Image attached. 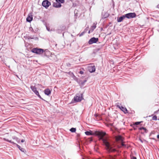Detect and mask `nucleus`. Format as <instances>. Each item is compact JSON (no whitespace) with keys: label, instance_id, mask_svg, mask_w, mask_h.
Listing matches in <instances>:
<instances>
[{"label":"nucleus","instance_id":"7","mask_svg":"<svg viewBox=\"0 0 159 159\" xmlns=\"http://www.w3.org/2000/svg\"><path fill=\"white\" fill-rule=\"evenodd\" d=\"M98 40V38L93 37L91 38L89 41V44H92L93 43H97Z\"/></svg>","mask_w":159,"mask_h":159},{"label":"nucleus","instance_id":"3","mask_svg":"<svg viewBox=\"0 0 159 159\" xmlns=\"http://www.w3.org/2000/svg\"><path fill=\"white\" fill-rule=\"evenodd\" d=\"M83 99V94H77L74 97L73 99L72 100L71 102L73 103L80 102Z\"/></svg>","mask_w":159,"mask_h":159},{"label":"nucleus","instance_id":"27","mask_svg":"<svg viewBox=\"0 0 159 159\" xmlns=\"http://www.w3.org/2000/svg\"><path fill=\"white\" fill-rule=\"evenodd\" d=\"M84 33H85L84 32H83L79 34V35L80 37H81V36H82V35H83L84 34Z\"/></svg>","mask_w":159,"mask_h":159},{"label":"nucleus","instance_id":"37","mask_svg":"<svg viewBox=\"0 0 159 159\" xmlns=\"http://www.w3.org/2000/svg\"><path fill=\"white\" fill-rule=\"evenodd\" d=\"M155 111V112H154V113H157V111Z\"/></svg>","mask_w":159,"mask_h":159},{"label":"nucleus","instance_id":"35","mask_svg":"<svg viewBox=\"0 0 159 159\" xmlns=\"http://www.w3.org/2000/svg\"><path fill=\"white\" fill-rule=\"evenodd\" d=\"M62 26H61L60 27V29H62Z\"/></svg>","mask_w":159,"mask_h":159},{"label":"nucleus","instance_id":"23","mask_svg":"<svg viewBox=\"0 0 159 159\" xmlns=\"http://www.w3.org/2000/svg\"><path fill=\"white\" fill-rule=\"evenodd\" d=\"M56 2H58L60 3H63L65 2V0H56Z\"/></svg>","mask_w":159,"mask_h":159},{"label":"nucleus","instance_id":"36","mask_svg":"<svg viewBox=\"0 0 159 159\" xmlns=\"http://www.w3.org/2000/svg\"><path fill=\"white\" fill-rule=\"evenodd\" d=\"M91 31H92V30H89V32H88V33H89H89H90V32Z\"/></svg>","mask_w":159,"mask_h":159},{"label":"nucleus","instance_id":"6","mask_svg":"<svg viewBox=\"0 0 159 159\" xmlns=\"http://www.w3.org/2000/svg\"><path fill=\"white\" fill-rule=\"evenodd\" d=\"M50 4V2L48 0H44L42 3V5L46 8H47Z\"/></svg>","mask_w":159,"mask_h":159},{"label":"nucleus","instance_id":"39","mask_svg":"<svg viewBox=\"0 0 159 159\" xmlns=\"http://www.w3.org/2000/svg\"><path fill=\"white\" fill-rule=\"evenodd\" d=\"M31 29H32V30H33L32 28H31Z\"/></svg>","mask_w":159,"mask_h":159},{"label":"nucleus","instance_id":"9","mask_svg":"<svg viewBox=\"0 0 159 159\" xmlns=\"http://www.w3.org/2000/svg\"><path fill=\"white\" fill-rule=\"evenodd\" d=\"M88 70L89 72L92 73L95 71V67L94 66H90L88 67Z\"/></svg>","mask_w":159,"mask_h":159},{"label":"nucleus","instance_id":"34","mask_svg":"<svg viewBox=\"0 0 159 159\" xmlns=\"http://www.w3.org/2000/svg\"><path fill=\"white\" fill-rule=\"evenodd\" d=\"M157 138L158 139H159V134H158L157 136Z\"/></svg>","mask_w":159,"mask_h":159},{"label":"nucleus","instance_id":"40","mask_svg":"<svg viewBox=\"0 0 159 159\" xmlns=\"http://www.w3.org/2000/svg\"><path fill=\"white\" fill-rule=\"evenodd\" d=\"M158 120H159V119H158Z\"/></svg>","mask_w":159,"mask_h":159},{"label":"nucleus","instance_id":"1","mask_svg":"<svg viewBox=\"0 0 159 159\" xmlns=\"http://www.w3.org/2000/svg\"><path fill=\"white\" fill-rule=\"evenodd\" d=\"M95 134L98 136L99 140H102L104 145L105 146L106 150L109 152H114L116 150L112 146V144L110 140L107 138H104L106 133L102 131H96Z\"/></svg>","mask_w":159,"mask_h":159},{"label":"nucleus","instance_id":"19","mask_svg":"<svg viewBox=\"0 0 159 159\" xmlns=\"http://www.w3.org/2000/svg\"><path fill=\"white\" fill-rule=\"evenodd\" d=\"M4 140L6 141H7L8 142H9L11 143V144H13V145H16V143H14L13 142H12L11 141V140H8V139H4Z\"/></svg>","mask_w":159,"mask_h":159},{"label":"nucleus","instance_id":"20","mask_svg":"<svg viewBox=\"0 0 159 159\" xmlns=\"http://www.w3.org/2000/svg\"><path fill=\"white\" fill-rule=\"evenodd\" d=\"M85 134L87 135H92V133L91 131H87L85 132Z\"/></svg>","mask_w":159,"mask_h":159},{"label":"nucleus","instance_id":"25","mask_svg":"<svg viewBox=\"0 0 159 159\" xmlns=\"http://www.w3.org/2000/svg\"><path fill=\"white\" fill-rule=\"evenodd\" d=\"M87 81V80H84L83 81H82L81 82V84L82 85V86H83L84 85V84Z\"/></svg>","mask_w":159,"mask_h":159},{"label":"nucleus","instance_id":"30","mask_svg":"<svg viewBox=\"0 0 159 159\" xmlns=\"http://www.w3.org/2000/svg\"><path fill=\"white\" fill-rule=\"evenodd\" d=\"M141 123L140 122H137L135 123L134 125H138Z\"/></svg>","mask_w":159,"mask_h":159},{"label":"nucleus","instance_id":"32","mask_svg":"<svg viewBox=\"0 0 159 159\" xmlns=\"http://www.w3.org/2000/svg\"><path fill=\"white\" fill-rule=\"evenodd\" d=\"M131 159H137V158L133 156L131 157Z\"/></svg>","mask_w":159,"mask_h":159},{"label":"nucleus","instance_id":"26","mask_svg":"<svg viewBox=\"0 0 159 159\" xmlns=\"http://www.w3.org/2000/svg\"><path fill=\"white\" fill-rule=\"evenodd\" d=\"M152 119L153 120H157V116H156V115H155L154 116H153V117H152Z\"/></svg>","mask_w":159,"mask_h":159},{"label":"nucleus","instance_id":"14","mask_svg":"<svg viewBox=\"0 0 159 159\" xmlns=\"http://www.w3.org/2000/svg\"><path fill=\"white\" fill-rule=\"evenodd\" d=\"M33 20V16L32 15H28L26 18V21L29 22H30Z\"/></svg>","mask_w":159,"mask_h":159},{"label":"nucleus","instance_id":"21","mask_svg":"<svg viewBox=\"0 0 159 159\" xmlns=\"http://www.w3.org/2000/svg\"><path fill=\"white\" fill-rule=\"evenodd\" d=\"M116 139L117 140L121 141L122 142L123 141L122 137L120 136H119L116 138Z\"/></svg>","mask_w":159,"mask_h":159},{"label":"nucleus","instance_id":"13","mask_svg":"<svg viewBox=\"0 0 159 159\" xmlns=\"http://www.w3.org/2000/svg\"><path fill=\"white\" fill-rule=\"evenodd\" d=\"M66 29V27L64 26H62V29H61L60 28L56 30L57 33L60 34L61 33L62 31H64Z\"/></svg>","mask_w":159,"mask_h":159},{"label":"nucleus","instance_id":"17","mask_svg":"<svg viewBox=\"0 0 159 159\" xmlns=\"http://www.w3.org/2000/svg\"><path fill=\"white\" fill-rule=\"evenodd\" d=\"M97 22L94 23L93 25L91 27V29L92 30L91 32H92L96 28Z\"/></svg>","mask_w":159,"mask_h":159},{"label":"nucleus","instance_id":"18","mask_svg":"<svg viewBox=\"0 0 159 159\" xmlns=\"http://www.w3.org/2000/svg\"><path fill=\"white\" fill-rule=\"evenodd\" d=\"M12 138L15 140L17 143L20 142V140L16 136H13Z\"/></svg>","mask_w":159,"mask_h":159},{"label":"nucleus","instance_id":"38","mask_svg":"<svg viewBox=\"0 0 159 159\" xmlns=\"http://www.w3.org/2000/svg\"><path fill=\"white\" fill-rule=\"evenodd\" d=\"M140 141H141V142H142V143H143V141H142V140L141 139H140Z\"/></svg>","mask_w":159,"mask_h":159},{"label":"nucleus","instance_id":"22","mask_svg":"<svg viewBox=\"0 0 159 159\" xmlns=\"http://www.w3.org/2000/svg\"><path fill=\"white\" fill-rule=\"evenodd\" d=\"M139 129L140 130H141L142 129L144 130L145 133H147L148 132V130L146 129L145 128L142 127L140 128Z\"/></svg>","mask_w":159,"mask_h":159},{"label":"nucleus","instance_id":"8","mask_svg":"<svg viewBox=\"0 0 159 159\" xmlns=\"http://www.w3.org/2000/svg\"><path fill=\"white\" fill-rule=\"evenodd\" d=\"M117 107L119 108L122 111L125 113H128V111L127 109L125 107H124L122 106H120L119 105H117Z\"/></svg>","mask_w":159,"mask_h":159},{"label":"nucleus","instance_id":"29","mask_svg":"<svg viewBox=\"0 0 159 159\" xmlns=\"http://www.w3.org/2000/svg\"><path fill=\"white\" fill-rule=\"evenodd\" d=\"M46 29H47V30H48V31H52V29L50 30V29L49 27L46 26Z\"/></svg>","mask_w":159,"mask_h":159},{"label":"nucleus","instance_id":"15","mask_svg":"<svg viewBox=\"0 0 159 159\" xmlns=\"http://www.w3.org/2000/svg\"><path fill=\"white\" fill-rule=\"evenodd\" d=\"M26 37L27 39H34L35 40H37L38 39V38L37 37L34 38V36H26Z\"/></svg>","mask_w":159,"mask_h":159},{"label":"nucleus","instance_id":"24","mask_svg":"<svg viewBox=\"0 0 159 159\" xmlns=\"http://www.w3.org/2000/svg\"><path fill=\"white\" fill-rule=\"evenodd\" d=\"M76 130V128H72L70 129V131L72 132H75Z\"/></svg>","mask_w":159,"mask_h":159},{"label":"nucleus","instance_id":"4","mask_svg":"<svg viewBox=\"0 0 159 159\" xmlns=\"http://www.w3.org/2000/svg\"><path fill=\"white\" fill-rule=\"evenodd\" d=\"M30 88L32 90L37 96L39 97V98L43 100V98L39 95V92L37 90V88L35 86L31 85L30 86Z\"/></svg>","mask_w":159,"mask_h":159},{"label":"nucleus","instance_id":"33","mask_svg":"<svg viewBox=\"0 0 159 159\" xmlns=\"http://www.w3.org/2000/svg\"><path fill=\"white\" fill-rule=\"evenodd\" d=\"M25 141V140H24V139H22L21 140V142L22 143H23Z\"/></svg>","mask_w":159,"mask_h":159},{"label":"nucleus","instance_id":"5","mask_svg":"<svg viewBox=\"0 0 159 159\" xmlns=\"http://www.w3.org/2000/svg\"><path fill=\"white\" fill-rule=\"evenodd\" d=\"M125 16L128 19H130L135 17L136 16V14L134 12L129 13L125 14Z\"/></svg>","mask_w":159,"mask_h":159},{"label":"nucleus","instance_id":"31","mask_svg":"<svg viewBox=\"0 0 159 159\" xmlns=\"http://www.w3.org/2000/svg\"><path fill=\"white\" fill-rule=\"evenodd\" d=\"M79 73H80V74L82 75L84 74V72L82 70H80L79 71Z\"/></svg>","mask_w":159,"mask_h":159},{"label":"nucleus","instance_id":"12","mask_svg":"<svg viewBox=\"0 0 159 159\" xmlns=\"http://www.w3.org/2000/svg\"><path fill=\"white\" fill-rule=\"evenodd\" d=\"M44 93L45 95L49 96L51 94V91L49 89H46L44 90Z\"/></svg>","mask_w":159,"mask_h":159},{"label":"nucleus","instance_id":"28","mask_svg":"<svg viewBox=\"0 0 159 159\" xmlns=\"http://www.w3.org/2000/svg\"><path fill=\"white\" fill-rule=\"evenodd\" d=\"M121 145L123 147H126V145H125V144H124L122 141V142L121 143Z\"/></svg>","mask_w":159,"mask_h":159},{"label":"nucleus","instance_id":"11","mask_svg":"<svg viewBox=\"0 0 159 159\" xmlns=\"http://www.w3.org/2000/svg\"><path fill=\"white\" fill-rule=\"evenodd\" d=\"M125 17H126L125 16V15L119 17H118L117 18V21L118 22H121L124 20Z\"/></svg>","mask_w":159,"mask_h":159},{"label":"nucleus","instance_id":"10","mask_svg":"<svg viewBox=\"0 0 159 159\" xmlns=\"http://www.w3.org/2000/svg\"><path fill=\"white\" fill-rule=\"evenodd\" d=\"M53 6L55 7L59 8L61 6V5L60 3L56 2L53 3Z\"/></svg>","mask_w":159,"mask_h":159},{"label":"nucleus","instance_id":"16","mask_svg":"<svg viewBox=\"0 0 159 159\" xmlns=\"http://www.w3.org/2000/svg\"><path fill=\"white\" fill-rule=\"evenodd\" d=\"M16 145L21 151L24 152H26V150L24 148H21L19 145L17 144H16Z\"/></svg>","mask_w":159,"mask_h":159},{"label":"nucleus","instance_id":"2","mask_svg":"<svg viewBox=\"0 0 159 159\" xmlns=\"http://www.w3.org/2000/svg\"><path fill=\"white\" fill-rule=\"evenodd\" d=\"M31 52L36 54L41 55L43 53L44 56H47V54H49L50 52L47 49H45V50L42 48H34L31 50Z\"/></svg>","mask_w":159,"mask_h":159}]
</instances>
